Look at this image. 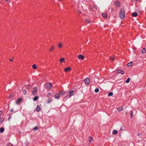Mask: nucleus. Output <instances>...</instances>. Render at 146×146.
Here are the masks:
<instances>
[{
	"instance_id": "49530a36",
	"label": "nucleus",
	"mask_w": 146,
	"mask_h": 146,
	"mask_svg": "<svg viewBox=\"0 0 146 146\" xmlns=\"http://www.w3.org/2000/svg\"><path fill=\"white\" fill-rule=\"evenodd\" d=\"M94 7H95L96 9H97V6H94Z\"/></svg>"
},
{
	"instance_id": "9d476101",
	"label": "nucleus",
	"mask_w": 146,
	"mask_h": 146,
	"mask_svg": "<svg viewBox=\"0 0 146 146\" xmlns=\"http://www.w3.org/2000/svg\"><path fill=\"white\" fill-rule=\"evenodd\" d=\"M117 73H120L122 75H123L124 74V72L121 70L120 69H118L117 71Z\"/></svg>"
},
{
	"instance_id": "f257e3e1",
	"label": "nucleus",
	"mask_w": 146,
	"mask_h": 146,
	"mask_svg": "<svg viewBox=\"0 0 146 146\" xmlns=\"http://www.w3.org/2000/svg\"><path fill=\"white\" fill-rule=\"evenodd\" d=\"M120 17L121 19H123L125 17L124 9L123 8H121V9L119 13Z\"/></svg>"
},
{
	"instance_id": "bb28decb",
	"label": "nucleus",
	"mask_w": 146,
	"mask_h": 146,
	"mask_svg": "<svg viewBox=\"0 0 146 146\" xmlns=\"http://www.w3.org/2000/svg\"><path fill=\"white\" fill-rule=\"evenodd\" d=\"M23 93L24 95H26L27 93V91L25 89L23 90Z\"/></svg>"
},
{
	"instance_id": "dca6fc26",
	"label": "nucleus",
	"mask_w": 146,
	"mask_h": 146,
	"mask_svg": "<svg viewBox=\"0 0 146 146\" xmlns=\"http://www.w3.org/2000/svg\"><path fill=\"white\" fill-rule=\"evenodd\" d=\"M32 68L34 69H36L37 68V66L35 64H33L32 65Z\"/></svg>"
},
{
	"instance_id": "72a5a7b5",
	"label": "nucleus",
	"mask_w": 146,
	"mask_h": 146,
	"mask_svg": "<svg viewBox=\"0 0 146 146\" xmlns=\"http://www.w3.org/2000/svg\"><path fill=\"white\" fill-rule=\"evenodd\" d=\"M38 128L37 127H35L33 128V130H38Z\"/></svg>"
},
{
	"instance_id": "a19ab883",
	"label": "nucleus",
	"mask_w": 146,
	"mask_h": 146,
	"mask_svg": "<svg viewBox=\"0 0 146 146\" xmlns=\"http://www.w3.org/2000/svg\"><path fill=\"white\" fill-rule=\"evenodd\" d=\"M77 13L78 14H79L81 12L80 11H77Z\"/></svg>"
},
{
	"instance_id": "4468645a",
	"label": "nucleus",
	"mask_w": 146,
	"mask_h": 146,
	"mask_svg": "<svg viewBox=\"0 0 146 146\" xmlns=\"http://www.w3.org/2000/svg\"><path fill=\"white\" fill-rule=\"evenodd\" d=\"M123 110L122 107L120 108H117V110L119 111H121Z\"/></svg>"
},
{
	"instance_id": "7c9ffc66",
	"label": "nucleus",
	"mask_w": 146,
	"mask_h": 146,
	"mask_svg": "<svg viewBox=\"0 0 146 146\" xmlns=\"http://www.w3.org/2000/svg\"><path fill=\"white\" fill-rule=\"evenodd\" d=\"M130 80V78H128L127 79V80L126 81V82L127 83H128L129 82Z\"/></svg>"
},
{
	"instance_id": "ea45409f",
	"label": "nucleus",
	"mask_w": 146,
	"mask_h": 146,
	"mask_svg": "<svg viewBox=\"0 0 146 146\" xmlns=\"http://www.w3.org/2000/svg\"><path fill=\"white\" fill-rule=\"evenodd\" d=\"M142 134L141 133H138V135L139 137L140 135H141Z\"/></svg>"
},
{
	"instance_id": "6ab92c4d",
	"label": "nucleus",
	"mask_w": 146,
	"mask_h": 146,
	"mask_svg": "<svg viewBox=\"0 0 146 146\" xmlns=\"http://www.w3.org/2000/svg\"><path fill=\"white\" fill-rule=\"evenodd\" d=\"M31 88V86L30 85H27L26 86V89L29 90Z\"/></svg>"
},
{
	"instance_id": "58836bf2",
	"label": "nucleus",
	"mask_w": 146,
	"mask_h": 146,
	"mask_svg": "<svg viewBox=\"0 0 146 146\" xmlns=\"http://www.w3.org/2000/svg\"><path fill=\"white\" fill-rule=\"evenodd\" d=\"M110 59L111 60H113L114 59V57H110Z\"/></svg>"
},
{
	"instance_id": "09e8293b",
	"label": "nucleus",
	"mask_w": 146,
	"mask_h": 146,
	"mask_svg": "<svg viewBox=\"0 0 146 146\" xmlns=\"http://www.w3.org/2000/svg\"><path fill=\"white\" fill-rule=\"evenodd\" d=\"M11 146H13L12 145H11Z\"/></svg>"
},
{
	"instance_id": "ddd939ff",
	"label": "nucleus",
	"mask_w": 146,
	"mask_h": 146,
	"mask_svg": "<svg viewBox=\"0 0 146 146\" xmlns=\"http://www.w3.org/2000/svg\"><path fill=\"white\" fill-rule=\"evenodd\" d=\"M54 48V46L52 45L50 46V48L49 49V50L50 51H52Z\"/></svg>"
},
{
	"instance_id": "4c0bfd02",
	"label": "nucleus",
	"mask_w": 146,
	"mask_h": 146,
	"mask_svg": "<svg viewBox=\"0 0 146 146\" xmlns=\"http://www.w3.org/2000/svg\"><path fill=\"white\" fill-rule=\"evenodd\" d=\"M89 141L90 142H91V137L90 136L89 137Z\"/></svg>"
},
{
	"instance_id": "c85d7f7f",
	"label": "nucleus",
	"mask_w": 146,
	"mask_h": 146,
	"mask_svg": "<svg viewBox=\"0 0 146 146\" xmlns=\"http://www.w3.org/2000/svg\"><path fill=\"white\" fill-rule=\"evenodd\" d=\"M115 5L117 6H119V2L117 1L115 3Z\"/></svg>"
},
{
	"instance_id": "c756f323",
	"label": "nucleus",
	"mask_w": 146,
	"mask_h": 146,
	"mask_svg": "<svg viewBox=\"0 0 146 146\" xmlns=\"http://www.w3.org/2000/svg\"><path fill=\"white\" fill-rule=\"evenodd\" d=\"M113 93L112 92H110L108 94V96H112L113 95Z\"/></svg>"
},
{
	"instance_id": "0eeeda50",
	"label": "nucleus",
	"mask_w": 146,
	"mask_h": 146,
	"mask_svg": "<svg viewBox=\"0 0 146 146\" xmlns=\"http://www.w3.org/2000/svg\"><path fill=\"white\" fill-rule=\"evenodd\" d=\"M22 100V99L21 98L18 99L16 101V103L17 104H19Z\"/></svg>"
},
{
	"instance_id": "e433bc0d",
	"label": "nucleus",
	"mask_w": 146,
	"mask_h": 146,
	"mask_svg": "<svg viewBox=\"0 0 146 146\" xmlns=\"http://www.w3.org/2000/svg\"><path fill=\"white\" fill-rule=\"evenodd\" d=\"M52 100L51 99L48 100H47V103H50L52 102Z\"/></svg>"
},
{
	"instance_id": "c03bdc74",
	"label": "nucleus",
	"mask_w": 146,
	"mask_h": 146,
	"mask_svg": "<svg viewBox=\"0 0 146 146\" xmlns=\"http://www.w3.org/2000/svg\"><path fill=\"white\" fill-rule=\"evenodd\" d=\"M2 112L1 111H0V116L2 114Z\"/></svg>"
},
{
	"instance_id": "2eb2a0df",
	"label": "nucleus",
	"mask_w": 146,
	"mask_h": 146,
	"mask_svg": "<svg viewBox=\"0 0 146 146\" xmlns=\"http://www.w3.org/2000/svg\"><path fill=\"white\" fill-rule=\"evenodd\" d=\"M65 92H64V91H62V92H58V94H59V95H64V94H65Z\"/></svg>"
},
{
	"instance_id": "5701e85b",
	"label": "nucleus",
	"mask_w": 146,
	"mask_h": 146,
	"mask_svg": "<svg viewBox=\"0 0 146 146\" xmlns=\"http://www.w3.org/2000/svg\"><path fill=\"white\" fill-rule=\"evenodd\" d=\"M146 52V49L145 48H143L142 50V52L143 54H144Z\"/></svg>"
},
{
	"instance_id": "7ed1b4c3",
	"label": "nucleus",
	"mask_w": 146,
	"mask_h": 146,
	"mask_svg": "<svg viewBox=\"0 0 146 146\" xmlns=\"http://www.w3.org/2000/svg\"><path fill=\"white\" fill-rule=\"evenodd\" d=\"M76 92V90H70L69 92V96L70 97L73 96L74 93Z\"/></svg>"
},
{
	"instance_id": "39448f33",
	"label": "nucleus",
	"mask_w": 146,
	"mask_h": 146,
	"mask_svg": "<svg viewBox=\"0 0 146 146\" xmlns=\"http://www.w3.org/2000/svg\"><path fill=\"white\" fill-rule=\"evenodd\" d=\"M84 81L85 84H88L90 82V80L89 78H87L85 79L84 80Z\"/></svg>"
},
{
	"instance_id": "f3484780",
	"label": "nucleus",
	"mask_w": 146,
	"mask_h": 146,
	"mask_svg": "<svg viewBox=\"0 0 146 146\" xmlns=\"http://www.w3.org/2000/svg\"><path fill=\"white\" fill-rule=\"evenodd\" d=\"M133 62H130L127 64V66H131L132 65Z\"/></svg>"
},
{
	"instance_id": "f03ea898",
	"label": "nucleus",
	"mask_w": 146,
	"mask_h": 146,
	"mask_svg": "<svg viewBox=\"0 0 146 146\" xmlns=\"http://www.w3.org/2000/svg\"><path fill=\"white\" fill-rule=\"evenodd\" d=\"M52 87V84L50 83H47L45 84L44 88L47 89H50Z\"/></svg>"
},
{
	"instance_id": "a211bd4d",
	"label": "nucleus",
	"mask_w": 146,
	"mask_h": 146,
	"mask_svg": "<svg viewBox=\"0 0 146 146\" xmlns=\"http://www.w3.org/2000/svg\"><path fill=\"white\" fill-rule=\"evenodd\" d=\"M132 15L134 17H136L137 15V14L136 12H134L132 13Z\"/></svg>"
},
{
	"instance_id": "393cba45",
	"label": "nucleus",
	"mask_w": 146,
	"mask_h": 146,
	"mask_svg": "<svg viewBox=\"0 0 146 146\" xmlns=\"http://www.w3.org/2000/svg\"><path fill=\"white\" fill-rule=\"evenodd\" d=\"M58 47L59 48H60L62 47V44L61 42H59L58 45Z\"/></svg>"
},
{
	"instance_id": "f8f14e48",
	"label": "nucleus",
	"mask_w": 146,
	"mask_h": 146,
	"mask_svg": "<svg viewBox=\"0 0 146 146\" xmlns=\"http://www.w3.org/2000/svg\"><path fill=\"white\" fill-rule=\"evenodd\" d=\"M71 69V68L70 67H68L65 68L64 69V70L65 72H67L68 70Z\"/></svg>"
},
{
	"instance_id": "a18cd8bd",
	"label": "nucleus",
	"mask_w": 146,
	"mask_h": 146,
	"mask_svg": "<svg viewBox=\"0 0 146 146\" xmlns=\"http://www.w3.org/2000/svg\"><path fill=\"white\" fill-rule=\"evenodd\" d=\"M9 60H10V61H12L13 60L12 59H9Z\"/></svg>"
},
{
	"instance_id": "cd10ccee",
	"label": "nucleus",
	"mask_w": 146,
	"mask_h": 146,
	"mask_svg": "<svg viewBox=\"0 0 146 146\" xmlns=\"http://www.w3.org/2000/svg\"><path fill=\"white\" fill-rule=\"evenodd\" d=\"M38 98V96H35V97L33 99V100L35 101H36Z\"/></svg>"
},
{
	"instance_id": "473e14b6",
	"label": "nucleus",
	"mask_w": 146,
	"mask_h": 146,
	"mask_svg": "<svg viewBox=\"0 0 146 146\" xmlns=\"http://www.w3.org/2000/svg\"><path fill=\"white\" fill-rule=\"evenodd\" d=\"M3 121V118H0V123H2Z\"/></svg>"
},
{
	"instance_id": "37998d69",
	"label": "nucleus",
	"mask_w": 146,
	"mask_h": 146,
	"mask_svg": "<svg viewBox=\"0 0 146 146\" xmlns=\"http://www.w3.org/2000/svg\"><path fill=\"white\" fill-rule=\"evenodd\" d=\"M13 109H11L10 110V112H13Z\"/></svg>"
},
{
	"instance_id": "b1692460",
	"label": "nucleus",
	"mask_w": 146,
	"mask_h": 146,
	"mask_svg": "<svg viewBox=\"0 0 146 146\" xmlns=\"http://www.w3.org/2000/svg\"><path fill=\"white\" fill-rule=\"evenodd\" d=\"M64 58H61L60 60V62L61 63L64 62Z\"/></svg>"
},
{
	"instance_id": "9b49d317",
	"label": "nucleus",
	"mask_w": 146,
	"mask_h": 146,
	"mask_svg": "<svg viewBox=\"0 0 146 146\" xmlns=\"http://www.w3.org/2000/svg\"><path fill=\"white\" fill-rule=\"evenodd\" d=\"M102 16L105 18H106L107 17V13H102Z\"/></svg>"
},
{
	"instance_id": "aec40b11",
	"label": "nucleus",
	"mask_w": 146,
	"mask_h": 146,
	"mask_svg": "<svg viewBox=\"0 0 146 146\" xmlns=\"http://www.w3.org/2000/svg\"><path fill=\"white\" fill-rule=\"evenodd\" d=\"M70 97V96H69V95L68 96H66L64 98V100H66L68 99Z\"/></svg>"
},
{
	"instance_id": "de8ad7c7",
	"label": "nucleus",
	"mask_w": 146,
	"mask_h": 146,
	"mask_svg": "<svg viewBox=\"0 0 146 146\" xmlns=\"http://www.w3.org/2000/svg\"><path fill=\"white\" fill-rule=\"evenodd\" d=\"M7 1H9V0H5Z\"/></svg>"
},
{
	"instance_id": "6e6552de",
	"label": "nucleus",
	"mask_w": 146,
	"mask_h": 146,
	"mask_svg": "<svg viewBox=\"0 0 146 146\" xmlns=\"http://www.w3.org/2000/svg\"><path fill=\"white\" fill-rule=\"evenodd\" d=\"M54 97L55 99L58 100L60 98L59 94H56L54 95Z\"/></svg>"
},
{
	"instance_id": "2f4dec72",
	"label": "nucleus",
	"mask_w": 146,
	"mask_h": 146,
	"mask_svg": "<svg viewBox=\"0 0 146 146\" xmlns=\"http://www.w3.org/2000/svg\"><path fill=\"white\" fill-rule=\"evenodd\" d=\"M99 90L98 88H96L95 90V92L96 93H98L99 92Z\"/></svg>"
},
{
	"instance_id": "412c9836",
	"label": "nucleus",
	"mask_w": 146,
	"mask_h": 146,
	"mask_svg": "<svg viewBox=\"0 0 146 146\" xmlns=\"http://www.w3.org/2000/svg\"><path fill=\"white\" fill-rule=\"evenodd\" d=\"M130 113L131 115V117L132 118L133 116V112L132 110H131L130 111Z\"/></svg>"
},
{
	"instance_id": "79ce46f5",
	"label": "nucleus",
	"mask_w": 146,
	"mask_h": 146,
	"mask_svg": "<svg viewBox=\"0 0 146 146\" xmlns=\"http://www.w3.org/2000/svg\"><path fill=\"white\" fill-rule=\"evenodd\" d=\"M120 130L121 131H122L123 130V127H121L120 128Z\"/></svg>"
},
{
	"instance_id": "423d86ee",
	"label": "nucleus",
	"mask_w": 146,
	"mask_h": 146,
	"mask_svg": "<svg viewBox=\"0 0 146 146\" xmlns=\"http://www.w3.org/2000/svg\"><path fill=\"white\" fill-rule=\"evenodd\" d=\"M36 110L37 112H38L41 111V108L39 105H37L36 106Z\"/></svg>"
},
{
	"instance_id": "a878e982",
	"label": "nucleus",
	"mask_w": 146,
	"mask_h": 146,
	"mask_svg": "<svg viewBox=\"0 0 146 146\" xmlns=\"http://www.w3.org/2000/svg\"><path fill=\"white\" fill-rule=\"evenodd\" d=\"M4 129L3 128H0V132L1 133H3L4 131Z\"/></svg>"
},
{
	"instance_id": "4be33fe9",
	"label": "nucleus",
	"mask_w": 146,
	"mask_h": 146,
	"mask_svg": "<svg viewBox=\"0 0 146 146\" xmlns=\"http://www.w3.org/2000/svg\"><path fill=\"white\" fill-rule=\"evenodd\" d=\"M117 131L115 130L113 131L112 134L114 135H116L117 133Z\"/></svg>"
},
{
	"instance_id": "20e7f679",
	"label": "nucleus",
	"mask_w": 146,
	"mask_h": 146,
	"mask_svg": "<svg viewBox=\"0 0 146 146\" xmlns=\"http://www.w3.org/2000/svg\"><path fill=\"white\" fill-rule=\"evenodd\" d=\"M37 91V88L36 87H35L33 89L32 93L33 95H35Z\"/></svg>"
},
{
	"instance_id": "f704fd0d",
	"label": "nucleus",
	"mask_w": 146,
	"mask_h": 146,
	"mask_svg": "<svg viewBox=\"0 0 146 146\" xmlns=\"http://www.w3.org/2000/svg\"><path fill=\"white\" fill-rule=\"evenodd\" d=\"M85 21L87 23H89L90 22V21L87 19H86Z\"/></svg>"
},
{
	"instance_id": "1a4fd4ad",
	"label": "nucleus",
	"mask_w": 146,
	"mask_h": 146,
	"mask_svg": "<svg viewBox=\"0 0 146 146\" xmlns=\"http://www.w3.org/2000/svg\"><path fill=\"white\" fill-rule=\"evenodd\" d=\"M78 58L80 60H83L84 59V56L82 55H80L78 56Z\"/></svg>"
},
{
	"instance_id": "c9c22d12",
	"label": "nucleus",
	"mask_w": 146,
	"mask_h": 146,
	"mask_svg": "<svg viewBox=\"0 0 146 146\" xmlns=\"http://www.w3.org/2000/svg\"><path fill=\"white\" fill-rule=\"evenodd\" d=\"M51 95V93H48L47 94V96L48 97H50Z\"/></svg>"
}]
</instances>
